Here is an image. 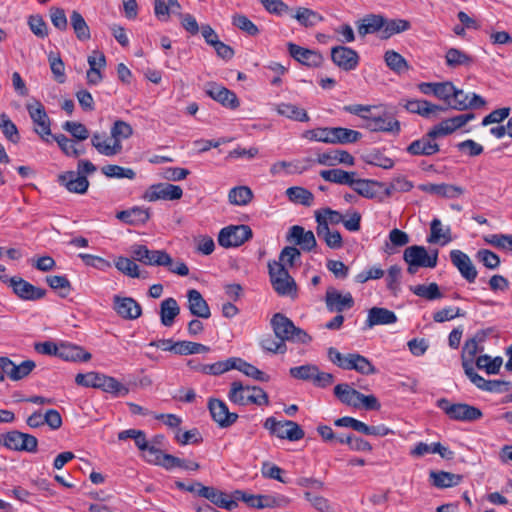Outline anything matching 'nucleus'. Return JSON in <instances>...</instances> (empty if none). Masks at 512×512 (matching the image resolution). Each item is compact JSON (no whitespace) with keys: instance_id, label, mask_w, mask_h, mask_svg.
I'll return each mask as SVG.
<instances>
[{"instance_id":"nucleus-5","label":"nucleus","mask_w":512,"mask_h":512,"mask_svg":"<svg viewBox=\"0 0 512 512\" xmlns=\"http://www.w3.org/2000/svg\"><path fill=\"white\" fill-rule=\"evenodd\" d=\"M334 395L345 405L367 410H379L380 403L374 395H364L352 386H334Z\"/></svg>"},{"instance_id":"nucleus-6","label":"nucleus","mask_w":512,"mask_h":512,"mask_svg":"<svg viewBox=\"0 0 512 512\" xmlns=\"http://www.w3.org/2000/svg\"><path fill=\"white\" fill-rule=\"evenodd\" d=\"M264 428L280 439L298 441L304 437L302 428L290 420H276L274 417H269L264 422Z\"/></svg>"},{"instance_id":"nucleus-29","label":"nucleus","mask_w":512,"mask_h":512,"mask_svg":"<svg viewBox=\"0 0 512 512\" xmlns=\"http://www.w3.org/2000/svg\"><path fill=\"white\" fill-rule=\"evenodd\" d=\"M92 146L104 156H114L122 151V143L108 139L105 133L96 132L91 138Z\"/></svg>"},{"instance_id":"nucleus-17","label":"nucleus","mask_w":512,"mask_h":512,"mask_svg":"<svg viewBox=\"0 0 512 512\" xmlns=\"http://www.w3.org/2000/svg\"><path fill=\"white\" fill-rule=\"evenodd\" d=\"M331 60L344 71L354 70L359 64L358 53L346 46H336L331 49Z\"/></svg>"},{"instance_id":"nucleus-63","label":"nucleus","mask_w":512,"mask_h":512,"mask_svg":"<svg viewBox=\"0 0 512 512\" xmlns=\"http://www.w3.org/2000/svg\"><path fill=\"white\" fill-rule=\"evenodd\" d=\"M115 267L122 272L123 274L132 277L139 278L140 271L138 265L129 258L126 257H118L115 261Z\"/></svg>"},{"instance_id":"nucleus-14","label":"nucleus","mask_w":512,"mask_h":512,"mask_svg":"<svg viewBox=\"0 0 512 512\" xmlns=\"http://www.w3.org/2000/svg\"><path fill=\"white\" fill-rule=\"evenodd\" d=\"M474 118V113H466L445 119L429 130V136L440 138L452 134Z\"/></svg>"},{"instance_id":"nucleus-41","label":"nucleus","mask_w":512,"mask_h":512,"mask_svg":"<svg viewBox=\"0 0 512 512\" xmlns=\"http://www.w3.org/2000/svg\"><path fill=\"white\" fill-rule=\"evenodd\" d=\"M411 27L408 20L404 19H387L383 17V27L381 28V38L388 39L391 36L407 31Z\"/></svg>"},{"instance_id":"nucleus-15","label":"nucleus","mask_w":512,"mask_h":512,"mask_svg":"<svg viewBox=\"0 0 512 512\" xmlns=\"http://www.w3.org/2000/svg\"><path fill=\"white\" fill-rule=\"evenodd\" d=\"M290 375L296 380L313 381L318 383H330L333 381V375L321 372L317 366L306 364L290 368Z\"/></svg>"},{"instance_id":"nucleus-31","label":"nucleus","mask_w":512,"mask_h":512,"mask_svg":"<svg viewBox=\"0 0 512 512\" xmlns=\"http://www.w3.org/2000/svg\"><path fill=\"white\" fill-rule=\"evenodd\" d=\"M233 497L236 500H241L253 508H267L278 505L277 499L269 495H252L247 494L241 490H236L233 493Z\"/></svg>"},{"instance_id":"nucleus-20","label":"nucleus","mask_w":512,"mask_h":512,"mask_svg":"<svg viewBox=\"0 0 512 512\" xmlns=\"http://www.w3.org/2000/svg\"><path fill=\"white\" fill-rule=\"evenodd\" d=\"M206 93L224 107L236 109L240 105L239 99L233 91L217 83H208Z\"/></svg>"},{"instance_id":"nucleus-36","label":"nucleus","mask_w":512,"mask_h":512,"mask_svg":"<svg viewBox=\"0 0 512 512\" xmlns=\"http://www.w3.org/2000/svg\"><path fill=\"white\" fill-rule=\"evenodd\" d=\"M366 127L371 131H382V132H399L400 123L392 117L375 116L369 117Z\"/></svg>"},{"instance_id":"nucleus-43","label":"nucleus","mask_w":512,"mask_h":512,"mask_svg":"<svg viewBox=\"0 0 512 512\" xmlns=\"http://www.w3.org/2000/svg\"><path fill=\"white\" fill-rule=\"evenodd\" d=\"M430 479L437 488H449L458 485L462 476L445 471H431Z\"/></svg>"},{"instance_id":"nucleus-4","label":"nucleus","mask_w":512,"mask_h":512,"mask_svg":"<svg viewBox=\"0 0 512 512\" xmlns=\"http://www.w3.org/2000/svg\"><path fill=\"white\" fill-rule=\"evenodd\" d=\"M268 269L271 284L274 290L281 296H290L291 298H296V282L290 276L286 267L283 266V263H276V261L269 262Z\"/></svg>"},{"instance_id":"nucleus-51","label":"nucleus","mask_w":512,"mask_h":512,"mask_svg":"<svg viewBox=\"0 0 512 512\" xmlns=\"http://www.w3.org/2000/svg\"><path fill=\"white\" fill-rule=\"evenodd\" d=\"M302 136L303 138H306L310 141H318L327 144H333L334 127H319L311 130H306Z\"/></svg>"},{"instance_id":"nucleus-27","label":"nucleus","mask_w":512,"mask_h":512,"mask_svg":"<svg viewBox=\"0 0 512 512\" xmlns=\"http://www.w3.org/2000/svg\"><path fill=\"white\" fill-rule=\"evenodd\" d=\"M58 182L71 193L84 194L89 187V181L85 175L75 171H67L58 176Z\"/></svg>"},{"instance_id":"nucleus-39","label":"nucleus","mask_w":512,"mask_h":512,"mask_svg":"<svg viewBox=\"0 0 512 512\" xmlns=\"http://www.w3.org/2000/svg\"><path fill=\"white\" fill-rule=\"evenodd\" d=\"M428 243H440L442 246L452 241L450 227L442 228V223L438 218L432 220L430 224V235L427 238Z\"/></svg>"},{"instance_id":"nucleus-25","label":"nucleus","mask_w":512,"mask_h":512,"mask_svg":"<svg viewBox=\"0 0 512 512\" xmlns=\"http://www.w3.org/2000/svg\"><path fill=\"white\" fill-rule=\"evenodd\" d=\"M27 110L33 123L36 125L34 128L35 132L42 139H44L45 136H50V119L45 111L44 106L40 102H36L34 105H28Z\"/></svg>"},{"instance_id":"nucleus-24","label":"nucleus","mask_w":512,"mask_h":512,"mask_svg":"<svg viewBox=\"0 0 512 512\" xmlns=\"http://www.w3.org/2000/svg\"><path fill=\"white\" fill-rule=\"evenodd\" d=\"M325 302L330 312L341 313L354 306V299L351 293L341 294L334 287H329L326 291Z\"/></svg>"},{"instance_id":"nucleus-11","label":"nucleus","mask_w":512,"mask_h":512,"mask_svg":"<svg viewBox=\"0 0 512 512\" xmlns=\"http://www.w3.org/2000/svg\"><path fill=\"white\" fill-rule=\"evenodd\" d=\"M36 367L33 360H25L17 364L6 356L0 357V368L3 370V378L13 381H21L27 377Z\"/></svg>"},{"instance_id":"nucleus-16","label":"nucleus","mask_w":512,"mask_h":512,"mask_svg":"<svg viewBox=\"0 0 512 512\" xmlns=\"http://www.w3.org/2000/svg\"><path fill=\"white\" fill-rule=\"evenodd\" d=\"M449 255L451 263L457 268L460 275L468 283H474L478 276V272L470 257L458 249L451 250Z\"/></svg>"},{"instance_id":"nucleus-26","label":"nucleus","mask_w":512,"mask_h":512,"mask_svg":"<svg viewBox=\"0 0 512 512\" xmlns=\"http://www.w3.org/2000/svg\"><path fill=\"white\" fill-rule=\"evenodd\" d=\"M437 137L429 136V131L420 139L414 140L406 148L407 153L413 156H431L440 151L439 145L435 142Z\"/></svg>"},{"instance_id":"nucleus-3","label":"nucleus","mask_w":512,"mask_h":512,"mask_svg":"<svg viewBox=\"0 0 512 512\" xmlns=\"http://www.w3.org/2000/svg\"><path fill=\"white\" fill-rule=\"evenodd\" d=\"M436 406L453 421L473 422L483 416L482 411L475 406L465 403H452L446 398L438 399Z\"/></svg>"},{"instance_id":"nucleus-8","label":"nucleus","mask_w":512,"mask_h":512,"mask_svg":"<svg viewBox=\"0 0 512 512\" xmlns=\"http://www.w3.org/2000/svg\"><path fill=\"white\" fill-rule=\"evenodd\" d=\"M132 258L148 266H170L172 257L165 250H150L147 246L135 244L131 247Z\"/></svg>"},{"instance_id":"nucleus-38","label":"nucleus","mask_w":512,"mask_h":512,"mask_svg":"<svg viewBox=\"0 0 512 512\" xmlns=\"http://www.w3.org/2000/svg\"><path fill=\"white\" fill-rule=\"evenodd\" d=\"M59 358L66 361L85 362L91 359V354L82 347L70 344H60Z\"/></svg>"},{"instance_id":"nucleus-53","label":"nucleus","mask_w":512,"mask_h":512,"mask_svg":"<svg viewBox=\"0 0 512 512\" xmlns=\"http://www.w3.org/2000/svg\"><path fill=\"white\" fill-rule=\"evenodd\" d=\"M475 364L478 369L484 370L488 375H491L499 372L503 365V359L500 356L492 358L485 354L477 357Z\"/></svg>"},{"instance_id":"nucleus-47","label":"nucleus","mask_w":512,"mask_h":512,"mask_svg":"<svg viewBox=\"0 0 512 512\" xmlns=\"http://www.w3.org/2000/svg\"><path fill=\"white\" fill-rule=\"evenodd\" d=\"M377 184L378 183L374 180L357 179L356 177H352L349 187H351L358 195L371 199L376 195L374 186Z\"/></svg>"},{"instance_id":"nucleus-40","label":"nucleus","mask_w":512,"mask_h":512,"mask_svg":"<svg viewBox=\"0 0 512 512\" xmlns=\"http://www.w3.org/2000/svg\"><path fill=\"white\" fill-rule=\"evenodd\" d=\"M234 361L235 366L233 369H237L238 371L242 372L244 375L252 378L253 380L259 382H269L272 380L270 375L259 370L254 365L247 363L243 359L234 357Z\"/></svg>"},{"instance_id":"nucleus-19","label":"nucleus","mask_w":512,"mask_h":512,"mask_svg":"<svg viewBox=\"0 0 512 512\" xmlns=\"http://www.w3.org/2000/svg\"><path fill=\"white\" fill-rule=\"evenodd\" d=\"M9 282L13 292L22 300L36 301L46 295L45 289L36 287L20 277H12Z\"/></svg>"},{"instance_id":"nucleus-49","label":"nucleus","mask_w":512,"mask_h":512,"mask_svg":"<svg viewBox=\"0 0 512 512\" xmlns=\"http://www.w3.org/2000/svg\"><path fill=\"white\" fill-rule=\"evenodd\" d=\"M302 26L313 27L318 22L323 21V16L318 12L305 7L297 8L294 15H292Z\"/></svg>"},{"instance_id":"nucleus-28","label":"nucleus","mask_w":512,"mask_h":512,"mask_svg":"<svg viewBox=\"0 0 512 512\" xmlns=\"http://www.w3.org/2000/svg\"><path fill=\"white\" fill-rule=\"evenodd\" d=\"M187 308L189 309L191 315L202 318V319H208L211 316V310L207 303V301L204 299L202 294L196 290V289H190L187 291Z\"/></svg>"},{"instance_id":"nucleus-46","label":"nucleus","mask_w":512,"mask_h":512,"mask_svg":"<svg viewBox=\"0 0 512 512\" xmlns=\"http://www.w3.org/2000/svg\"><path fill=\"white\" fill-rule=\"evenodd\" d=\"M446 64L455 68L458 66H470L474 63L472 56L457 48H450L445 55Z\"/></svg>"},{"instance_id":"nucleus-61","label":"nucleus","mask_w":512,"mask_h":512,"mask_svg":"<svg viewBox=\"0 0 512 512\" xmlns=\"http://www.w3.org/2000/svg\"><path fill=\"white\" fill-rule=\"evenodd\" d=\"M235 366L234 357L226 359L225 361H219L213 364L203 365L201 371L207 375H220L233 369Z\"/></svg>"},{"instance_id":"nucleus-35","label":"nucleus","mask_w":512,"mask_h":512,"mask_svg":"<svg viewBox=\"0 0 512 512\" xmlns=\"http://www.w3.org/2000/svg\"><path fill=\"white\" fill-rule=\"evenodd\" d=\"M405 108L415 114L429 118L439 111H446V107L435 105L427 100H409L405 104Z\"/></svg>"},{"instance_id":"nucleus-48","label":"nucleus","mask_w":512,"mask_h":512,"mask_svg":"<svg viewBox=\"0 0 512 512\" xmlns=\"http://www.w3.org/2000/svg\"><path fill=\"white\" fill-rule=\"evenodd\" d=\"M383 27V16L370 15L358 22L357 30L360 36L364 37L367 34H373L380 31Z\"/></svg>"},{"instance_id":"nucleus-2","label":"nucleus","mask_w":512,"mask_h":512,"mask_svg":"<svg viewBox=\"0 0 512 512\" xmlns=\"http://www.w3.org/2000/svg\"><path fill=\"white\" fill-rule=\"evenodd\" d=\"M329 360L342 369L355 370L362 374L375 373V367L364 356L357 353L341 354L336 348L328 349Z\"/></svg>"},{"instance_id":"nucleus-52","label":"nucleus","mask_w":512,"mask_h":512,"mask_svg":"<svg viewBox=\"0 0 512 512\" xmlns=\"http://www.w3.org/2000/svg\"><path fill=\"white\" fill-rule=\"evenodd\" d=\"M76 384H120L112 377L98 372L78 373L75 377Z\"/></svg>"},{"instance_id":"nucleus-12","label":"nucleus","mask_w":512,"mask_h":512,"mask_svg":"<svg viewBox=\"0 0 512 512\" xmlns=\"http://www.w3.org/2000/svg\"><path fill=\"white\" fill-rule=\"evenodd\" d=\"M403 260L411 261L412 265L435 268L438 262V250L435 249L428 253L424 246H409L404 250Z\"/></svg>"},{"instance_id":"nucleus-1","label":"nucleus","mask_w":512,"mask_h":512,"mask_svg":"<svg viewBox=\"0 0 512 512\" xmlns=\"http://www.w3.org/2000/svg\"><path fill=\"white\" fill-rule=\"evenodd\" d=\"M270 324L275 338L280 339L284 343L291 341L305 344L311 341V337L303 329L296 327L294 323L282 313H275L271 318Z\"/></svg>"},{"instance_id":"nucleus-55","label":"nucleus","mask_w":512,"mask_h":512,"mask_svg":"<svg viewBox=\"0 0 512 512\" xmlns=\"http://www.w3.org/2000/svg\"><path fill=\"white\" fill-rule=\"evenodd\" d=\"M286 195L290 201L305 206H311L314 200V196L309 190L298 186L288 188Z\"/></svg>"},{"instance_id":"nucleus-45","label":"nucleus","mask_w":512,"mask_h":512,"mask_svg":"<svg viewBox=\"0 0 512 512\" xmlns=\"http://www.w3.org/2000/svg\"><path fill=\"white\" fill-rule=\"evenodd\" d=\"M356 175L357 173L354 171L348 172L338 168L320 171V176L325 181L347 186H349L351 178L356 177Z\"/></svg>"},{"instance_id":"nucleus-18","label":"nucleus","mask_w":512,"mask_h":512,"mask_svg":"<svg viewBox=\"0 0 512 512\" xmlns=\"http://www.w3.org/2000/svg\"><path fill=\"white\" fill-rule=\"evenodd\" d=\"M208 408L212 419L221 428L230 427L238 419V415L230 412L226 403L219 399H210L208 402Z\"/></svg>"},{"instance_id":"nucleus-60","label":"nucleus","mask_w":512,"mask_h":512,"mask_svg":"<svg viewBox=\"0 0 512 512\" xmlns=\"http://www.w3.org/2000/svg\"><path fill=\"white\" fill-rule=\"evenodd\" d=\"M0 128L4 136L12 143H18L20 135L16 125L10 120V118L2 113L0 115Z\"/></svg>"},{"instance_id":"nucleus-57","label":"nucleus","mask_w":512,"mask_h":512,"mask_svg":"<svg viewBox=\"0 0 512 512\" xmlns=\"http://www.w3.org/2000/svg\"><path fill=\"white\" fill-rule=\"evenodd\" d=\"M46 282L52 289L59 291L61 297H66L72 289L71 283L66 276H47Z\"/></svg>"},{"instance_id":"nucleus-9","label":"nucleus","mask_w":512,"mask_h":512,"mask_svg":"<svg viewBox=\"0 0 512 512\" xmlns=\"http://www.w3.org/2000/svg\"><path fill=\"white\" fill-rule=\"evenodd\" d=\"M0 443L10 450L34 453L37 451L38 440L31 434L13 430L1 435Z\"/></svg>"},{"instance_id":"nucleus-32","label":"nucleus","mask_w":512,"mask_h":512,"mask_svg":"<svg viewBox=\"0 0 512 512\" xmlns=\"http://www.w3.org/2000/svg\"><path fill=\"white\" fill-rule=\"evenodd\" d=\"M317 162L321 165L335 166L337 164H345L353 166L355 163L354 157L345 150H331L326 153L319 154Z\"/></svg>"},{"instance_id":"nucleus-34","label":"nucleus","mask_w":512,"mask_h":512,"mask_svg":"<svg viewBox=\"0 0 512 512\" xmlns=\"http://www.w3.org/2000/svg\"><path fill=\"white\" fill-rule=\"evenodd\" d=\"M116 218L126 224L137 226L145 224L150 218V213L148 209L136 206L118 212Z\"/></svg>"},{"instance_id":"nucleus-10","label":"nucleus","mask_w":512,"mask_h":512,"mask_svg":"<svg viewBox=\"0 0 512 512\" xmlns=\"http://www.w3.org/2000/svg\"><path fill=\"white\" fill-rule=\"evenodd\" d=\"M253 232L247 225H230L220 230L218 243L224 248L238 247L252 238Z\"/></svg>"},{"instance_id":"nucleus-56","label":"nucleus","mask_w":512,"mask_h":512,"mask_svg":"<svg viewBox=\"0 0 512 512\" xmlns=\"http://www.w3.org/2000/svg\"><path fill=\"white\" fill-rule=\"evenodd\" d=\"M362 134L353 129L334 127V141L333 144H350L359 141Z\"/></svg>"},{"instance_id":"nucleus-7","label":"nucleus","mask_w":512,"mask_h":512,"mask_svg":"<svg viewBox=\"0 0 512 512\" xmlns=\"http://www.w3.org/2000/svg\"><path fill=\"white\" fill-rule=\"evenodd\" d=\"M229 399L238 405H266L268 403L267 394L260 386H233L229 392Z\"/></svg>"},{"instance_id":"nucleus-58","label":"nucleus","mask_w":512,"mask_h":512,"mask_svg":"<svg viewBox=\"0 0 512 512\" xmlns=\"http://www.w3.org/2000/svg\"><path fill=\"white\" fill-rule=\"evenodd\" d=\"M101 172L109 178H128L134 179L136 173L131 168H124L119 165L109 164L101 168Z\"/></svg>"},{"instance_id":"nucleus-62","label":"nucleus","mask_w":512,"mask_h":512,"mask_svg":"<svg viewBox=\"0 0 512 512\" xmlns=\"http://www.w3.org/2000/svg\"><path fill=\"white\" fill-rule=\"evenodd\" d=\"M48 61L50 64L51 71L59 83L65 82V66L62 61L60 54L55 52H50L48 55Z\"/></svg>"},{"instance_id":"nucleus-13","label":"nucleus","mask_w":512,"mask_h":512,"mask_svg":"<svg viewBox=\"0 0 512 512\" xmlns=\"http://www.w3.org/2000/svg\"><path fill=\"white\" fill-rule=\"evenodd\" d=\"M183 190L178 185L170 183H158L151 185L143 194V199L149 202L157 200H178L182 197Z\"/></svg>"},{"instance_id":"nucleus-22","label":"nucleus","mask_w":512,"mask_h":512,"mask_svg":"<svg viewBox=\"0 0 512 512\" xmlns=\"http://www.w3.org/2000/svg\"><path fill=\"white\" fill-rule=\"evenodd\" d=\"M197 486V494L201 497L208 499L210 502H212L219 508L231 511L237 507V502L233 499H230L228 494L219 491L214 487H208L202 484H198Z\"/></svg>"},{"instance_id":"nucleus-42","label":"nucleus","mask_w":512,"mask_h":512,"mask_svg":"<svg viewBox=\"0 0 512 512\" xmlns=\"http://www.w3.org/2000/svg\"><path fill=\"white\" fill-rule=\"evenodd\" d=\"M70 25L79 41L85 42L91 38L88 24L84 17L76 10L72 11L70 14Z\"/></svg>"},{"instance_id":"nucleus-54","label":"nucleus","mask_w":512,"mask_h":512,"mask_svg":"<svg viewBox=\"0 0 512 512\" xmlns=\"http://www.w3.org/2000/svg\"><path fill=\"white\" fill-rule=\"evenodd\" d=\"M410 290L416 296L422 297L429 301L441 299L443 297L438 284L434 282L430 283L429 285L419 284L416 286H411Z\"/></svg>"},{"instance_id":"nucleus-50","label":"nucleus","mask_w":512,"mask_h":512,"mask_svg":"<svg viewBox=\"0 0 512 512\" xmlns=\"http://www.w3.org/2000/svg\"><path fill=\"white\" fill-rule=\"evenodd\" d=\"M252 198V190L247 186L234 187L228 193L229 203L236 206H245Z\"/></svg>"},{"instance_id":"nucleus-64","label":"nucleus","mask_w":512,"mask_h":512,"mask_svg":"<svg viewBox=\"0 0 512 512\" xmlns=\"http://www.w3.org/2000/svg\"><path fill=\"white\" fill-rule=\"evenodd\" d=\"M110 133L113 141L121 142L122 139H128L133 134V129L127 122L117 120L111 127Z\"/></svg>"},{"instance_id":"nucleus-37","label":"nucleus","mask_w":512,"mask_h":512,"mask_svg":"<svg viewBox=\"0 0 512 512\" xmlns=\"http://www.w3.org/2000/svg\"><path fill=\"white\" fill-rule=\"evenodd\" d=\"M180 314V307L176 299L169 297L160 304V320L165 327H171L175 318Z\"/></svg>"},{"instance_id":"nucleus-33","label":"nucleus","mask_w":512,"mask_h":512,"mask_svg":"<svg viewBox=\"0 0 512 512\" xmlns=\"http://www.w3.org/2000/svg\"><path fill=\"white\" fill-rule=\"evenodd\" d=\"M397 321L396 314L386 308L373 307L368 311L366 327L372 328L376 325L393 324Z\"/></svg>"},{"instance_id":"nucleus-44","label":"nucleus","mask_w":512,"mask_h":512,"mask_svg":"<svg viewBox=\"0 0 512 512\" xmlns=\"http://www.w3.org/2000/svg\"><path fill=\"white\" fill-rule=\"evenodd\" d=\"M279 115L287 117L294 121L308 122L310 120L306 110L290 103H280L276 106Z\"/></svg>"},{"instance_id":"nucleus-59","label":"nucleus","mask_w":512,"mask_h":512,"mask_svg":"<svg viewBox=\"0 0 512 512\" xmlns=\"http://www.w3.org/2000/svg\"><path fill=\"white\" fill-rule=\"evenodd\" d=\"M384 59L387 66L397 73H401L408 69L407 61L404 59L402 55H400L394 50L386 51Z\"/></svg>"},{"instance_id":"nucleus-21","label":"nucleus","mask_w":512,"mask_h":512,"mask_svg":"<svg viewBox=\"0 0 512 512\" xmlns=\"http://www.w3.org/2000/svg\"><path fill=\"white\" fill-rule=\"evenodd\" d=\"M288 51L291 57L308 67H319L324 60L320 52L301 47L294 43H288Z\"/></svg>"},{"instance_id":"nucleus-30","label":"nucleus","mask_w":512,"mask_h":512,"mask_svg":"<svg viewBox=\"0 0 512 512\" xmlns=\"http://www.w3.org/2000/svg\"><path fill=\"white\" fill-rule=\"evenodd\" d=\"M419 190L429 193L438 195L443 198L447 199H454L460 197L464 193V189L460 186H456L453 184H433V183H426V184H420L418 186Z\"/></svg>"},{"instance_id":"nucleus-23","label":"nucleus","mask_w":512,"mask_h":512,"mask_svg":"<svg viewBox=\"0 0 512 512\" xmlns=\"http://www.w3.org/2000/svg\"><path fill=\"white\" fill-rule=\"evenodd\" d=\"M113 308L120 317L127 320L137 319L142 314L140 304L131 297L114 296Z\"/></svg>"}]
</instances>
